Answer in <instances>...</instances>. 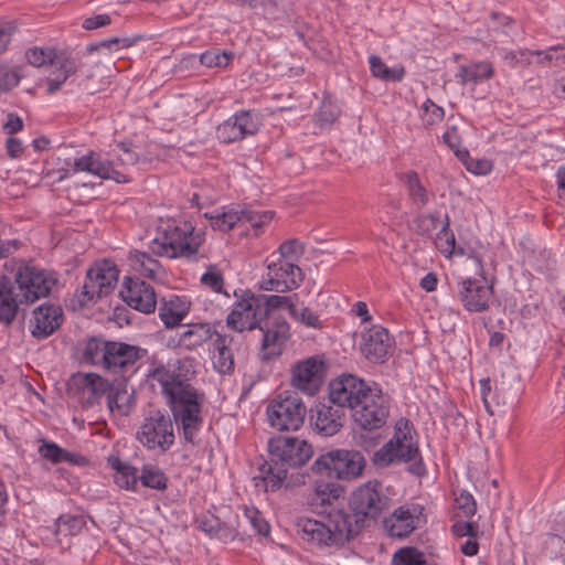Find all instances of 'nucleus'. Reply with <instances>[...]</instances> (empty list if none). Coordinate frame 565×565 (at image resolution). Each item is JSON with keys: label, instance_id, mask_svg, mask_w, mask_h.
<instances>
[{"label": "nucleus", "instance_id": "obj_1", "mask_svg": "<svg viewBox=\"0 0 565 565\" xmlns=\"http://www.w3.org/2000/svg\"><path fill=\"white\" fill-rule=\"evenodd\" d=\"M147 377L152 385L158 383L167 398L173 418L160 411L153 412L137 430V439L149 450L167 452L175 440L173 423L182 431L183 439L195 446L203 426V396L180 373L163 365L150 369Z\"/></svg>", "mask_w": 565, "mask_h": 565}, {"label": "nucleus", "instance_id": "obj_2", "mask_svg": "<svg viewBox=\"0 0 565 565\" xmlns=\"http://www.w3.org/2000/svg\"><path fill=\"white\" fill-rule=\"evenodd\" d=\"M322 520L299 518L297 535L311 548L340 547L353 540L344 509H324Z\"/></svg>", "mask_w": 565, "mask_h": 565}, {"label": "nucleus", "instance_id": "obj_3", "mask_svg": "<svg viewBox=\"0 0 565 565\" xmlns=\"http://www.w3.org/2000/svg\"><path fill=\"white\" fill-rule=\"evenodd\" d=\"M390 503L391 499L381 481L369 480L359 486L350 495V512L345 511L348 519L347 527L352 530L351 535L353 539L365 527L376 523L388 510Z\"/></svg>", "mask_w": 565, "mask_h": 565}, {"label": "nucleus", "instance_id": "obj_4", "mask_svg": "<svg viewBox=\"0 0 565 565\" xmlns=\"http://www.w3.org/2000/svg\"><path fill=\"white\" fill-rule=\"evenodd\" d=\"M404 425L405 430L396 426L393 438L374 452L373 462L381 467H387L395 462H411L408 471L420 477L425 475L426 468L417 443L409 435L408 420H405Z\"/></svg>", "mask_w": 565, "mask_h": 565}, {"label": "nucleus", "instance_id": "obj_5", "mask_svg": "<svg viewBox=\"0 0 565 565\" xmlns=\"http://www.w3.org/2000/svg\"><path fill=\"white\" fill-rule=\"evenodd\" d=\"M204 242V233L195 232L189 222L168 225L161 237L152 241L151 250L158 256L192 258Z\"/></svg>", "mask_w": 565, "mask_h": 565}, {"label": "nucleus", "instance_id": "obj_6", "mask_svg": "<svg viewBox=\"0 0 565 565\" xmlns=\"http://www.w3.org/2000/svg\"><path fill=\"white\" fill-rule=\"evenodd\" d=\"M365 466V457L360 450L332 449L316 458L311 470L331 479L351 481L363 475Z\"/></svg>", "mask_w": 565, "mask_h": 565}, {"label": "nucleus", "instance_id": "obj_7", "mask_svg": "<svg viewBox=\"0 0 565 565\" xmlns=\"http://www.w3.org/2000/svg\"><path fill=\"white\" fill-rule=\"evenodd\" d=\"M56 273L31 263H21L14 273L18 299L21 303L31 305L51 295L57 284Z\"/></svg>", "mask_w": 565, "mask_h": 565}, {"label": "nucleus", "instance_id": "obj_8", "mask_svg": "<svg viewBox=\"0 0 565 565\" xmlns=\"http://www.w3.org/2000/svg\"><path fill=\"white\" fill-rule=\"evenodd\" d=\"M118 276L117 266L109 260H103L92 266L86 273L82 288L75 294L79 307H85L108 296L115 289Z\"/></svg>", "mask_w": 565, "mask_h": 565}, {"label": "nucleus", "instance_id": "obj_9", "mask_svg": "<svg viewBox=\"0 0 565 565\" xmlns=\"http://www.w3.org/2000/svg\"><path fill=\"white\" fill-rule=\"evenodd\" d=\"M307 406L297 392L285 391L267 406L271 427L277 430H298L305 422Z\"/></svg>", "mask_w": 565, "mask_h": 565}, {"label": "nucleus", "instance_id": "obj_10", "mask_svg": "<svg viewBox=\"0 0 565 565\" xmlns=\"http://www.w3.org/2000/svg\"><path fill=\"white\" fill-rule=\"evenodd\" d=\"M371 387L372 391L351 414L355 425L366 431L385 427L391 414L390 396L383 393L379 384Z\"/></svg>", "mask_w": 565, "mask_h": 565}, {"label": "nucleus", "instance_id": "obj_11", "mask_svg": "<svg viewBox=\"0 0 565 565\" xmlns=\"http://www.w3.org/2000/svg\"><path fill=\"white\" fill-rule=\"evenodd\" d=\"M234 296L236 300L226 317L227 327L238 333L258 329L265 317L257 295L249 289H238L234 291Z\"/></svg>", "mask_w": 565, "mask_h": 565}, {"label": "nucleus", "instance_id": "obj_12", "mask_svg": "<svg viewBox=\"0 0 565 565\" xmlns=\"http://www.w3.org/2000/svg\"><path fill=\"white\" fill-rule=\"evenodd\" d=\"M376 384L375 382L364 381L354 374H342L330 382V403L335 404L343 411L344 407H348L353 412L354 408L361 404L366 394L372 391L371 385Z\"/></svg>", "mask_w": 565, "mask_h": 565}, {"label": "nucleus", "instance_id": "obj_13", "mask_svg": "<svg viewBox=\"0 0 565 565\" xmlns=\"http://www.w3.org/2000/svg\"><path fill=\"white\" fill-rule=\"evenodd\" d=\"M268 452L285 469L302 467L311 458L312 446L297 437H273L268 441Z\"/></svg>", "mask_w": 565, "mask_h": 565}, {"label": "nucleus", "instance_id": "obj_14", "mask_svg": "<svg viewBox=\"0 0 565 565\" xmlns=\"http://www.w3.org/2000/svg\"><path fill=\"white\" fill-rule=\"evenodd\" d=\"M262 119L256 110H238L216 127V138L222 143L241 141L257 134Z\"/></svg>", "mask_w": 565, "mask_h": 565}, {"label": "nucleus", "instance_id": "obj_15", "mask_svg": "<svg viewBox=\"0 0 565 565\" xmlns=\"http://www.w3.org/2000/svg\"><path fill=\"white\" fill-rule=\"evenodd\" d=\"M302 271L296 264L278 259L267 265V273L259 281V289L287 292L297 289L302 281Z\"/></svg>", "mask_w": 565, "mask_h": 565}, {"label": "nucleus", "instance_id": "obj_16", "mask_svg": "<svg viewBox=\"0 0 565 565\" xmlns=\"http://www.w3.org/2000/svg\"><path fill=\"white\" fill-rule=\"evenodd\" d=\"M105 370L119 377H130L138 370V362L143 359L148 351L137 345L120 341H110Z\"/></svg>", "mask_w": 565, "mask_h": 565}, {"label": "nucleus", "instance_id": "obj_17", "mask_svg": "<svg viewBox=\"0 0 565 565\" xmlns=\"http://www.w3.org/2000/svg\"><path fill=\"white\" fill-rule=\"evenodd\" d=\"M258 329L262 332L260 359L269 361L279 356L290 337V328L285 317L269 316Z\"/></svg>", "mask_w": 565, "mask_h": 565}, {"label": "nucleus", "instance_id": "obj_18", "mask_svg": "<svg viewBox=\"0 0 565 565\" xmlns=\"http://www.w3.org/2000/svg\"><path fill=\"white\" fill-rule=\"evenodd\" d=\"M394 338L388 330L380 324H373L361 332L360 351L371 363L384 364L391 356Z\"/></svg>", "mask_w": 565, "mask_h": 565}, {"label": "nucleus", "instance_id": "obj_19", "mask_svg": "<svg viewBox=\"0 0 565 565\" xmlns=\"http://www.w3.org/2000/svg\"><path fill=\"white\" fill-rule=\"evenodd\" d=\"M492 294V286L487 285L484 280L466 278L457 282L456 297L470 312L487 311Z\"/></svg>", "mask_w": 565, "mask_h": 565}, {"label": "nucleus", "instance_id": "obj_20", "mask_svg": "<svg viewBox=\"0 0 565 565\" xmlns=\"http://www.w3.org/2000/svg\"><path fill=\"white\" fill-rule=\"evenodd\" d=\"M423 510L419 504L401 505L383 520V526L391 537H407L418 527L423 518Z\"/></svg>", "mask_w": 565, "mask_h": 565}, {"label": "nucleus", "instance_id": "obj_21", "mask_svg": "<svg viewBox=\"0 0 565 565\" xmlns=\"http://www.w3.org/2000/svg\"><path fill=\"white\" fill-rule=\"evenodd\" d=\"M120 296L135 310L143 313H151L156 310L157 296L154 289L137 277H125Z\"/></svg>", "mask_w": 565, "mask_h": 565}, {"label": "nucleus", "instance_id": "obj_22", "mask_svg": "<svg viewBox=\"0 0 565 565\" xmlns=\"http://www.w3.org/2000/svg\"><path fill=\"white\" fill-rule=\"evenodd\" d=\"M344 411L332 403H318L310 409V424L324 437L335 435L343 426Z\"/></svg>", "mask_w": 565, "mask_h": 565}, {"label": "nucleus", "instance_id": "obj_23", "mask_svg": "<svg viewBox=\"0 0 565 565\" xmlns=\"http://www.w3.org/2000/svg\"><path fill=\"white\" fill-rule=\"evenodd\" d=\"M70 385L81 392L86 407H93L104 395L108 396L111 382L96 373H76L72 375Z\"/></svg>", "mask_w": 565, "mask_h": 565}, {"label": "nucleus", "instance_id": "obj_24", "mask_svg": "<svg viewBox=\"0 0 565 565\" xmlns=\"http://www.w3.org/2000/svg\"><path fill=\"white\" fill-rule=\"evenodd\" d=\"M324 362L316 356L298 362L292 367L291 383L295 388L309 395L318 390Z\"/></svg>", "mask_w": 565, "mask_h": 565}, {"label": "nucleus", "instance_id": "obj_25", "mask_svg": "<svg viewBox=\"0 0 565 565\" xmlns=\"http://www.w3.org/2000/svg\"><path fill=\"white\" fill-rule=\"evenodd\" d=\"M62 319L61 307L43 303L33 310V318L30 320L31 334L36 339H46L61 327Z\"/></svg>", "mask_w": 565, "mask_h": 565}, {"label": "nucleus", "instance_id": "obj_26", "mask_svg": "<svg viewBox=\"0 0 565 565\" xmlns=\"http://www.w3.org/2000/svg\"><path fill=\"white\" fill-rule=\"evenodd\" d=\"M74 172L84 171L102 179L114 180L117 183L129 181L126 174L116 170L109 160H100L94 153L82 156L74 161Z\"/></svg>", "mask_w": 565, "mask_h": 565}, {"label": "nucleus", "instance_id": "obj_27", "mask_svg": "<svg viewBox=\"0 0 565 565\" xmlns=\"http://www.w3.org/2000/svg\"><path fill=\"white\" fill-rule=\"evenodd\" d=\"M258 475L254 477L255 486L267 491H278L285 486L288 470L285 469L273 456L258 466Z\"/></svg>", "mask_w": 565, "mask_h": 565}, {"label": "nucleus", "instance_id": "obj_28", "mask_svg": "<svg viewBox=\"0 0 565 565\" xmlns=\"http://www.w3.org/2000/svg\"><path fill=\"white\" fill-rule=\"evenodd\" d=\"M399 180L405 186L408 201L417 211L424 210L435 199V193L428 190L415 170L403 172Z\"/></svg>", "mask_w": 565, "mask_h": 565}, {"label": "nucleus", "instance_id": "obj_29", "mask_svg": "<svg viewBox=\"0 0 565 565\" xmlns=\"http://www.w3.org/2000/svg\"><path fill=\"white\" fill-rule=\"evenodd\" d=\"M128 379L118 377L111 382L107 396V406L110 412H117L119 415H129L136 406L134 391H128Z\"/></svg>", "mask_w": 565, "mask_h": 565}, {"label": "nucleus", "instance_id": "obj_30", "mask_svg": "<svg viewBox=\"0 0 565 565\" xmlns=\"http://www.w3.org/2000/svg\"><path fill=\"white\" fill-rule=\"evenodd\" d=\"M19 305H22L18 299L14 291V286L11 279L2 275L0 277V324L9 328L14 321L18 312Z\"/></svg>", "mask_w": 565, "mask_h": 565}, {"label": "nucleus", "instance_id": "obj_31", "mask_svg": "<svg viewBox=\"0 0 565 565\" xmlns=\"http://www.w3.org/2000/svg\"><path fill=\"white\" fill-rule=\"evenodd\" d=\"M51 76L47 77V94H54L61 89L66 79L76 73L77 62L75 58L63 53L51 61Z\"/></svg>", "mask_w": 565, "mask_h": 565}, {"label": "nucleus", "instance_id": "obj_32", "mask_svg": "<svg viewBox=\"0 0 565 565\" xmlns=\"http://www.w3.org/2000/svg\"><path fill=\"white\" fill-rule=\"evenodd\" d=\"M189 309V302L179 296L162 298L159 306V317L167 328H173L188 315Z\"/></svg>", "mask_w": 565, "mask_h": 565}, {"label": "nucleus", "instance_id": "obj_33", "mask_svg": "<svg viewBox=\"0 0 565 565\" xmlns=\"http://www.w3.org/2000/svg\"><path fill=\"white\" fill-rule=\"evenodd\" d=\"M235 338L230 334L216 333L213 342L214 350L217 352L214 366L222 374H231L234 371V355L232 345Z\"/></svg>", "mask_w": 565, "mask_h": 565}, {"label": "nucleus", "instance_id": "obj_34", "mask_svg": "<svg viewBox=\"0 0 565 565\" xmlns=\"http://www.w3.org/2000/svg\"><path fill=\"white\" fill-rule=\"evenodd\" d=\"M216 331L212 330L210 323H192L179 334V347L193 350L210 340Z\"/></svg>", "mask_w": 565, "mask_h": 565}, {"label": "nucleus", "instance_id": "obj_35", "mask_svg": "<svg viewBox=\"0 0 565 565\" xmlns=\"http://www.w3.org/2000/svg\"><path fill=\"white\" fill-rule=\"evenodd\" d=\"M494 74L493 66L490 62L482 61L461 65L456 74L457 82L460 84L480 83L490 79Z\"/></svg>", "mask_w": 565, "mask_h": 565}, {"label": "nucleus", "instance_id": "obj_36", "mask_svg": "<svg viewBox=\"0 0 565 565\" xmlns=\"http://www.w3.org/2000/svg\"><path fill=\"white\" fill-rule=\"evenodd\" d=\"M257 298L263 310V316L265 319H268L269 316H279L275 312L277 309H287L289 313L294 312V303L298 300V295L280 296L258 294Z\"/></svg>", "mask_w": 565, "mask_h": 565}, {"label": "nucleus", "instance_id": "obj_37", "mask_svg": "<svg viewBox=\"0 0 565 565\" xmlns=\"http://www.w3.org/2000/svg\"><path fill=\"white\" fill-rule=\"evenodd\" d=\"M130 267L143 277L156 279L161 270L160 263L146 252L132 250L128 256Z\"/></svg>", "mask_w": 565, "mask_h": 565}, {"label": "nucleus", "instance_id": "obj_38", "mask_svg": "<svg viewBox=\"0 0 565 565\" xmlns=\"http://www.w3.org/2000/svg\"><path fill=\"white\" fill-rule=\"evenodd\" d=\"M110 465L115 469V483L122 489L137 491L139 475L136 467L128 462H122L119 458L110 459Z\"/></svg>", "mask_w": 565, "mask_h": 565}, {"label": "nucleus", "instance_id": "obj_39", "mask_svg": "<svg viewBox=\"0 0 565 565\" xmlns=\"http://www.w3.org/2000/svg\"><path fill=\"white\" fill-rule=\"evenodd\" d=\"M239 215V209L215 210L203 214L214 231L223 233L232 231L236 224L241 223Z\"/></svg>", "mask_w": 565, "mask_h": 565}, {"label": "nucleus", "instance_id": "obj_40", "mask_svg": "<svg viewBox=\"0 0 565 565\" xmlns=\"http://www.w3.org/2000/svg\"><path fill=\"white\" fill-rule=\"evenodd\" d=\"M109 342L98 337L89 338L83 349V361L92 365H102L105 369Z\"/></svg>", "mask_w": 565, "mask_h": 565}, {"label": "nucleus", "instance_id": "obj_41", "mask_svg": "<svg viewBox=\"0 0 565 565\" xmlns=\"http://www.w3.org/2000/svg\"><path fill=\"white\" fill-rule=\"evenodd\" d=\"M139 482L142 487L157 491H166L169 478L157 465H143L139 473Z\"/></svg>", "mask_w": 565, "mask_h": 565}, {"label": "nucleus", "instance_id": "obj_42", "mask_svg": "<svg viewBox=\"0 0 565 565\" xmlns=\"http://www.w3.org/2000/svg\"><path fill=\"white\" fill-rule=\"evenodd\" d=\"M369 65L372 75L385 82H399L405 76V70L403 67L391 68L386 66L383 60L377 55H371L369 57Z\"/></svg>", "mask_w": 565, "mask_h": 565}, {"label": "nucleus", "instance_id": "obj_43", "mask_svg": "<svg viewBox=\"0 0 565 565\" xmlns=\"http://www.w3.org/2000/svg\"><path fill=\"white\" fill-rule=\"evenodd\" d=\"M343 492V488L334 482H323L316 487L310 504L312 507L320 504L321 507L331 505L338 500Z\"/></svg>", "mask_w": 565, "mask_h": 565}, {"label": "nucleus", "instance_id": "obj_44", "mask_svg": "<svg viewBox=\"0 0 565 565\" xmlns=\"http://www.w3.org/2000/svg\"><path fill=\"white\" fill-rule=\"evenodd\" d=\"M241 223H248L255 231V235L258 236L262 232V227L269 223L274 216L271 211H254L250 207L239 209Z\"/></svg>", "mask_w": 565, "mask_h": 565}, {"label": "nucleus", "instance_id": "obj_45", "mask_svg": "<svg viewBox=\"0 0 565 565\" xmlns=\"http://www.w3.org/2000/svg\"><path fill=\"white\" fill-rule=\"evenodd\" d=\"M57 532L64 535H77L86 526L83 514H62L56 521Z\"/></svg>", "mask_w": 565, "mask_h": 565}, {"label": "nucleus", "instance_id": "obj_46", "mask_svg": "<svg viewBox=\"0 0 565 565\" xmlns=\"http://www.w3.org/2000/svg\"><path fill=\"white\" fill-rule=\"evenodd\" d=\"M427 561L423 552L408 546L399 548L392 557V565H426Z\"/></svg>", "mask_w": 565, "mask_h": 565}, {"label": "nucleus", "instance_id": "obj_47", "mask_svg": "<svg viewBox=\"0 0 565 565\" xmlns=\"http://www.w3.org/2000/svg\"><path fill=\"white\" fill-rule=\"evenodd\" d=\"M234 54L227 51L209 50L201 54L200 62L206 67H226Z\"/></svg>", "mask_w": 565, "mask_h": 565}, {"label": "nucleus", "instance_id": "obj_48", "mask_svg": "<svg viewBox=\"0 0 565 565\" xmlns=\"http://www.w3.org/2000/svg\"><path fill=\"white\" fill-rule=\"evenodd\" d=\"M340 109L339 107L333 104L331 100L324 99L321 103V106L316 111L315 117L317 124L321 127H328L331 126L339 117Z\"/></svg>", "mask_w": 565, "mask_h": 565}, {"label": "nucleus", "instance_id": "obj_49", "mask_svg": "<svg viewBox=\"0 0 565 565\" xmlns=\"http://www.w3.org/2000/svg\"><path fill=\"white\" fill-rule=\"evenodd\" d=\"M62 54V52H56L54 50L32 47L25 52V58L29 64L35 67H41L45 64H49L51 66V61L53 60V57Z\"/></svg>", "mask_w": 565, "mask_h": 565}, {"label": "nucleus", "instance_id": "obj_50", "mask_svg": "<svg viewBox=\"0 0 565 565\" xmlns=\"http://www.w3.org/2000/svg\"><path fill=\"white\" fill-rule=\"evenodd\" d=\"M540 63H554L555 66L565 67V46L555 45L544 51H535Z\"/></svg>", "mask_w": 565, "mask_h": 565}, {"label": "nucleus", "instance_id": "obj_51", "mask_svg": "<svg viewBox=\"0 0 565 565\" xmlns=\"http://www.w3.org/2000/svg\"><path fill=\"white\" fill-rule=\"evenodd\" d=\"M132 45V42L127 38H109L106 40H102L98 42H94L87 45L86 50L89 53L100 51V50H108V51H117L122 47H129Z\"/></svg>", "mask_w": 565, "mask_h": 565}, {"label": "nucleus", "instance_id": "obj_52", "mask_svg": "<svg viewBox=\"0 0 565 565\" xmlns=\"http://www.w3.org/2000/svg\"><path fill=\"white\" fill-rule=\"evenodd\" d=\"M423 122L425 126H433L444 119L445 110L443 107L436 105L431 99L427 98L422 106Z\"/></svg>", "mask_w": 565, "mask_h": 565}, {"label": "nucleus", "instance_id": "obj_53", "mask_svg": "<svg viewBox=\"0 0 565 565\" xmlns=\"http://www.w3.org/2000/svg\"><path fill=\"white\" fill-rule=\"evenodd\" d=\"M39 454L52 463H61L64 459L63 456L66 455V449L54 441L43 440L39 447Z\"/></svg>", "mask_w": 565, "mask_h": 565}, {"label": "nucleus", "instance_id": "obj_54", "mask_svg": "<svg viewBox=\"0 0 565 565\" xmlns=\"http://www.w3.org/2000/svg\"><path fill=\"white\" fill-rule=\"evenodd\" d=\"M303 245L296 238L281 243L278 247L279 258L282 260H297L303 254Z\"/></svg>", "mask_w": 565, "mask_h": 565}, {"label": "nucleus", "instance_id": "obj_55", "mask_svg": "<svg viewBox=\"0 0 565 565\" xmlns=\"http://www.w3.org/2000/svg\"><path fill=\"white\" fill-rule=\"evenodd\" d=\"M290 315L299 322L309 328L320 329L322 328V323L319 319V316L310 310L308 307H302L298 309L294 303V312Z\"/></svg>", "mask_w": 565, "mask_h": 565}, {"label": "nucleus", "instance_id": "obj_56", "mask_svg": "<svg viewBox=\"0 0 565 565\" xmlns=\"http://www.w3.org/2000/svg\"><path fill=\"white\" fill-rule=\"evenodd\" d=\"M244 514L257 534L264 536L269 534V524L257 509H245Z\"/></svg>", "mask_w": 565, "mask_h": 565}, {"label": "nucleus", "instance_id": "obj_57", "mask_svg": "<svg viewBox=\"0 0 565 565\" xmlns=\"http://www.w3.org/2000/svg\"><path fill=\"white\" fill-rule=\"evenodd\" d=\"M532 265L539 273L551 274L555 270L556 259L550 252L544 249L540 252L537 256H534Z\"/></svg>", "mask_w": 565, "mask_h": 565}, {"label": "nucleus", "instance_id": "obj_58", "mask_svg": "<svg viewBox=\"0 0 565 565\" xmlns=\"http://www.w3.org/2000/svg\"><path fill=\"white\" fill-rule=\"evenodd\" d=\"M456 507L461 511L465 518H471L476 514L477 503L472 494L462 491L455 500Z\"/></svg>", "mask_w": 565, "mask_h": 565}, {"label": "nucleus", "instance_id": "obj_59", "mask_svg": "<svg viewBox=\"0 0 565 565\" xmlns=\"http://www.w3.org/2000/svg\"><path fill=\"white\" fill-rule=\"evenodd\" d=\"M438 213L419 214L415 218L417 233L425 235L437 228Z\"/></svg>", "mask_w": 565, "mask_h": 565}, {"label": "nucleus", "instance_id": "obj_60", "mask_svg": "<svg viewBox=\"0 0 565 565\" xmlns=\"http://www.w3.org/2000/svg\"><path fill=\"white\" fill-rule=\"evenodd\" d=\"M530 55H535V51L518 50L504 52L503 58L511 66L527 65L531 63Z\"/></svg>", "mask_w": 565, "mask_h": 565}, {"label": "nucleus", "instance_id": "obj_61", "mask_svg": "<svg viewBox=\"0 0 565 565\" xmlns=\"http://www.w3.org/2000/svg\"><path fill=\"white\" fill-rule=\"evenodd\" d=\"M199 529L209 535H218L227 525L214 515L202 518L199 521Z\"/></svg>", "mask_w": 565, "mask_h": 565}, {"label": "nucleus", "instance_id": "obj_62", "mask_svg": "<svg viewBox=\"0 0 565 565\" xmlns=\"http://www.w3.org/2000/svg\"><path fill=\"white\" fill-rule=\"evenodd\" d=\"M436 243L443 254L452 255L456 253V237L452 231H448L446 234L438 232Z\"/></svg>", "mask_w": 565, "mask_h": 565}, {"label": "nucleus", "instance_id": "obj_63", "mask_svg": "<svg viewBox=\"0 0 565 565\" xmlns=\"http://www.w3.org/2000/svg\"><path fill=\"white\" fill-rule=\"evenodd\" d=\"M117 149H118V158H117V160L121 164L134 166V164H136L138 162L139 156H138L137 152H135L131 149L130 143L119 142L117 145Z\"/></svg>", "mask_w": 565, "mask_h": 565}, {"label": "nucleus", "instance_id": "obj_64", "mask_svg": "<svg viewBox=\"0 0 565 565\" xmlns=\"http://www.w3.org/2000/svg\"><path fill=\"white\" fill-rule=\"evenodd\" d=\"M451 530L456 536H469V539H476L478 534V524L476 522L458 521L451 526Z\"/></svg>", "mask_w": 565, "mask_h": 565}]
</instances>
